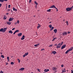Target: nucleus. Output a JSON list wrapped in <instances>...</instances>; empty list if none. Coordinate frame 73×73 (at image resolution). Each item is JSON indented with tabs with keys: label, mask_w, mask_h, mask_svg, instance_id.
I'll return each mask as SVG.
<instances>
[{
	"label": "nucleus",
	"mask_w": 73,
	"mask_h": 73,
	"mask_svg": "<svg viewBox=\"0 0 73 73\" xmlns=\"http://www.w3.org/2000/svg\"><path fill=\"white\" fill-rule=\"evenodd\" d=\"M56 69H57L56 67H53L52 68V70H56Z\"/></svg>",
	"instance_id": "ddd939ff"
},
{
	"label": "nucleus",
	"mask_w": 73,
	"mask_h": 73,
	"mask_svg": "<svg viewBox=\"0 0 73 73\" xmlns=\"http://www.w3.org/2000/svg\"><path fill=\"white\" fill-rule=\"evenodd\" d=\"M9 33H11V34H12V33H13V32H12V31L10 30L9 31Z\"/></svg>",
	"instance_id": "412c9836"
},
{
	"label": "nucleus",
	"mask_w": 73,
	"mask_h": 73,
	"mask_svg": "<svg viewBox=\"0 0 73 73\" xmlns=\"http://www.w3.org/2000/svg\"><path fill=\"white\" fill-rule=\"evenodd\" d=\"M68 34V33L66 31H64L63 33H62V36H66Z\"/></svg>",
	"instance_id": "f257e3e1"
},
{
	"label": "nucleus",
	"mask_w": 73,
	"mask_h": 73,
	"mask_svg": "<svg viewBox=\"0 0 73 73\" xmlns=\"http://www.w3.org/2000/svg\"><path fill=\"white\" fill-rule=\"evenodd\" d=\"M3 32V29L2 28L0 29V32Z\"/></svg>",
	"instance_id": "bb28decb"
},
{
	"label": "nucleus",
	"mask_w": 73,
	"mask_h": 73,
	"mask_svg": "<svg viewBox=\"0 0 73 73\" xmlns=\"http://www.w3.org/2000/svg\"><path fill=\"white\" fill-rule=\"evenodd\" d=\"M58 46H57V48H60V47H61V46L60 45V44H59V45L58 44Z\"/></svg>",
	"instance_id": "aec40b11"
},
{
	"label": "nucleus",
	"mask_w": 73,
	"mask_h": 73,
	"mask_svg": "<svg viewBox=\"0 0 73 73\" xmlns=\"http://www.w3.org/2000/svg\"><path fill=\"white\" fill-rule=\"evenodd\" d=\"M35 4H36V5H38V3H37V2H36V1H35Z\"/></svg>",
	"instance_id": "7c9ffc66"
},
{
	"label": "nucleus",
	"mask_w": 73,
	"mask_h": 73,
	"mask_svg": "<svg viewBox=\"0 0 73 73\" xmlns=\"http://www.w3.org/2000/svg\"><path fill=\"white\" fill-rule=\"evenodd\" d=\"M52 53H53V54H56V53H57V52L55 51H52Z\"/></svg>",
	"instance_id": "2eb2a0df"
},
{
	"label": "nucleus",
	"mask_w": 73,
	"mask_h": 73,
	"mask_svg": "<svg viewBox=\"0 0 73 73\" xmlns=\"http://www.w3.org/2000/svg\"><path fill=\"white\" fill-rule=\"evenodd\" d=\"M4 73V72H2V70H1V72H0V73Z\"/></svg>",
	"instance_id": "58836bf2"
},
{
	"label": "nucleus",
	"mask_w": 73,
	"mask_h": 73,
	"mask_svg": "<svg viewBox=\"0 0 73 73\" xmlns=\"http://www.w3.org/2000/svg\"><path fill=\"white\" fill-rule=\"evenodd\" d=\"M4 20H5L7 19V17H6V16L4 15Z\"/></svg>",
	"instance_id": "b1692460"
},
{
	"label": "nucleus",
	"mask_w": 73,
	"mask_h": 73,
	"mask_svg": "<svg viewBox=\"0 0 73 73\" xmlns=\"http://www.w3.org/2000/svg\"><path fill=\"white\" fill-rule=\"evenodd\" d=\"M8 1V0H0V1L1 2H3L4 1Z\"/></svg>",
	"instance_id": "dca6fc26"
},
{
	"label": "nucleus",
	"mask_w": 73,
	"mask_h": 73,
	"mask_svg": "<svg viewBox=\"0 0 73 73\" xmlns=\"http://www.w3.org/2000/svg\"><path fill=\"white\" fill-rule=\"evenodd\" d=\"M67 25H68V23H67Z\"/></svg>",
	"instance_id": "0e129e2a"
},
{
	"label": "nucleus",
	"mask_w": 73,
	"mask_h": 73,
	"mask_svg": "<svg viewBox=\"0 0 73 73\" xmlns=\"http://www.w3.org/2000/svg\"><path fill=\"white\" fill-rule=\"evenodd\" d=\"M35 7H37V5H36L35 6Z\"/></svg>",
	"instance_id": "e2e57ef3"
},
{
	"label": "nucleus",
	"mask_w": 73,
	"mask_h": 73,
	"mask_svg": "<svg viewBox=\"0 0 73 73\" xmlns=\"http://www.w3.org/2000/svg\"><path fill=\"white\" fill-rule=\"evenodd\" d=\"M53 45H51L49 46V47H52V46Z\"/></svg>",
	"instance_id": "c03bdc74"
},
{
	"label": "nucleus",
	"mask_w": 73,
	"mask_h": 73,
	"mask_svg": "<svg viewBox=\"0 0 73 73\" xmlns=\"http://www.w3.org/2000/svg\"><path fill=\"white\" fill-rule=\"evenodd\" d=\"M61 67H64V65H62L61 66Z\"/></svg>",
	"instance_id": "de8ad7c7"
},
{
	"label": "nucleus",
	"mask_w": 73,
	"mask_h": 73,
	"mask_svg": "<svg viewBox=\"0 0 73 73\" xmlns=\"http://www.w3.org/2000/svg\"><path fill=\"white\" fill-rule=\"evenodd\" d=\"M24 69H25V68H22L20 69H19V70H21V71H23V70H24Z\"/></svg>",
	"instance_id": "1a4fd4ad"
},
{
	"label": "nucleus",
	"mask_w": 73,
	"mask_h": 73,
	"mask_svg": "<svg viewBox=\"0 0 73 73\" xmlns=\"http://www.w3.org/2000/svg\"><path fill=\"white\" fill-rule=\"evenodd\" d=\"M71 9H72L73 8V5L71 7Z\"/></svg>",
	"instance_id": "864d4df0"
},
{
	"label": "nucleus",
	"mask_w": 73,
	"mask_h": 73,
	"mask_svg": "<svg viewBox=\"0 0 73 73\" xmlns=\"http://www.w3.org/2000/svg\"><path fill=\"white\" fill-rule=\"evenodd\" d=\"M13 19H14L12 18V19L11 18L9 20V21H12V20H13Z\"/></svg>",
	"instance_id": "4468645a"
},
{
	"label": "nucleus",
	"mask_w": 73,
	"mask_h": 73,
	"mask_svg": "<svg viewBox=\"0 0 73 73\" xmlns=\"http://www.w3.org/2000/svg\"><path fill=\"white\" fill-rule=\"evenodd\" d=\"M49 27H50V31H52V30H53V29H54V27H52V25H49Z\"/></svg>",
	"instance_id": "f03ea898"
},
{
	"label": "nucleus",
	"mask_w": 73,
	"mask_h": 73,
	"mask_svg": "<svg viewBox=\"0 0 73 73\" xmlns=\"http://www.w3.org/2000/svg\"><path fill=\"white\" fill-rule=\"evenodd\" d=\"M7 24H8V25H11V23L10 22H7Z\"/></svg>",
	"instance_id": "4be33fe9"
},
{
	"label": "nucleus",
	"mask_w": 73,
	"mask_h": 73,
	"mask_svg": "<svg viewBox=\"0 0 73 73\" xmlns=\"http://www.w3.org/2000/svg\"><path fill=\"white\" fill-rule=\"evenodd\" d=\"M66 23L67 24H68V21H66Z\"/></svg>",
	"instance_id": "3c124183"
},
{
	"label": "nucleus",
	"mask_w": 73,
	"mask_h": 73,
	"mask_svg": "<svg viewBox=\"0 0 73 73\" xmlns=\"http://www.w3.org/2000/svg\"><path fill=\"white\" fill-rule=\"evenodd\" d=\"M65 21V19H64L63 21Z\"/></svg>",
	"instance_id": "69168bd1"
},
{
	"label": "nucleus",
	"mask_w": 73,
	"mask_h": 73,
	"mask_svg": "<svg viewBox=\"0 0 73 73\" xmlns=\"http://www.w3.org/2000/svg\"><path fill=\"white\" fill-rule=\"evenodd\" d=\"M72 49H73V47H72V48H70L68 50L69 51V52H70V51H71V50H72Z\"/></svg>",
	"instance_id": "6ab92c4d"
},
{
	"label": "nucleus",
	"mask_w": 73,
	"mask_h": 73,
	"mask_svg": "<svg viewBox=\"0 0 73 73\" xmlns=\"http://www.w3.org/2000/svg\"><path fill=\"white\" fill-rule=\"evenodd\" d=\"M37 70H38V71H39V72H40V69H38Z\"/></svg>",
	"instance_id": "5fc2aeb1"
},
{
	"label": "nucleus",
	"mask_w": 73,
	"mask_h": 73,
	"mask_svg": "<svg viewBox=\"0 0 73 73\" xmlns=\"http://www.w3.org/2000/svg\"><path fill=\"white\" fill-rule=\"evenodd\" d=\"M21 35H22V33H19L18 34V37H20V36H21Z\"/></svg>",
	"instance_id": "6e6552de"
},
{
	"label": "nucleus",
	"mask_w": 73,
	"mask_h": 73,
	"mask_svg": "<svg viewBox=\"0 0 73 73\" xmlns=\"http://www.w3.org/2000/svg\"><path fill=\"white\" fill-rule=\"evenodd\" d=\"M25 54L26 56H27V55L28 54V52H27L26 53H25Z\"/></svg>",
	"instance_id": "c756f323"
},
{
	"label": "nucleus",
	"mask_w": 73,
	"mask_h": 73,
	"mask_svg": "<svg viewBox=\"0 0 73 73\" xmlns=\"http://www.w3.org/2000/svg\"><path fill=\"white\" fill-rule=\"evenodd\" d=\"M1 5H2L0 3V7H1Z\"/></svg>",
	"instance_id": "09e8293b"
},
{
	"label": "nucleus",
	"mask_w": 73,
	"mask_h": 73,
	"mask_svg": "<svg viewBox=\"0 0 73 73\" xmlns=\"http://www.w3.org/2000/svg\"><path fill=\"white\" fill-rule=\"evenodd\" d=\"M40 45V44L39 43V44H37L35 45L34 46L36 47L38 46V45Z\"/></svg>",
	"instance_id": "5701e85b"
},
{
	"label": "nucleus",
	"mask_w": 73,
	"mask_h": 73,
	"mask_svg": "<svg viewBox=\"0 0 73 73\" xmlns=\"http://www.w3.org/2000/svg\"><path fill=\"white\" fill-rule=\"evenodd\" d=\"M17 23L18 24H19V23H20V21L19 20H17Z\"/></svg>",
	"instance_id": "473e14b6"
},
{
	"label": "nucleus",
	"mask_w": 73,
	"mask_h": 73,
	"mask_svg": "<svg viewBox=\"0 0 73 73\" xmlns=\"http://www.w3.org/2000/svg\"><path fill=\"white\" fill-rule=\"evenodd\" d=\"M54 31L55 33H57V29H55L54 30Z\"/></svg>",
	"instance_id": "f3484780"
},
{
	"label": "nucleus",
	"mask_w": 73,
	"mask_h": 73,
	"mask_svg": "<svg viewBox=\"0 0 73 73\" xmlns=\"http://www.w3.org/2000/svg\"><path fill=\"white\" fill-rule=\"evenodd\" d=\"M66 9V11H72V9L71 7H68Z\"/></svg>",
	"instance_id": "7ed1b4c3"
},
{
	"label": "nucleus",
	"mask_w": 73,
	"mask_h": 73,
	"mask_svg": "<svg viewBox=\"0 0 73 73\" xmlns=\"http://www.w3.org/2000/svg\"><path fill=\"white\" fill-rule=\"evenodd\" d=\"M11 64H14V63H13V62H11Z\"/></svg>",
	"instance_id": "ea45409f"
},
{
	"label": "nucleus",
	"mask_w": 73,
	"mask_h": 73,
	"mask_svg": "<svg viewBox=\"0 0 73 73\" xmlns=\"http://www.w3.org/2000/svg\"><path fill=\"white\" fill-rule=\"evenodd\" d=\"M8 63H7L6 64V65H8Z\"/></svg>",
	"instance_id": "680f3d73"
},
{
	"label": "nucleus",
	"mask_w": 73,
	"mask_h": 73,
	"mask_svg": "<svg viewBox=\"0 0 73 73\" xmlns=\"http://www.w3.org/2000/svg\"><path fill=\"white\" fill-rule=\"evenodd\" d=\"M13 9L14 11H15L16 12H17V9H15L14 7L13 8Z\"/></svg>",
	"instance_id": "9b49d317"
},
{
	"label": "nucleus",
	"mask_w": 73,
	"mask_h": 73,
	"mask_svg": "<svg viewBox=\"0 0 73 73\" xmlns=\"http://www.w3.org/2000/svg\"><path fill=\"white\" fill-rule=\"evenodd\" d=\"M6 15H9V13H7Z\"/></svg>",
	"instance_id": "4d7b16f0"
},
{
	"label": "nucleus",
	"mask_w": 73,
	"mask_h": 73,
	"mask_svg": "<svg viewBox=\"0 0 73 73\" xmlns=\"http://www.w3.org/2000/svg\"><path fill=\"white\" fill-rule=\"evenodd\" d=\"M16 32L15 31L14 33H13V35H15V34L16 33Z\"/></svg>",
	"instance_id": "6e6d98bb"
},
{
	"label": "nucleus",
	"mask_w": 73,
	"mask_h": 73,
	"mask_svg": "<svg viewBox=\"0 0 73 73\" xmlns=\"http://www.w3.org/2000/svg\"><path fill=\"white\" fill-rule=\"evenodd\" d=\"M38 25L37 27V29H38L39 28H40L41 27V25H40L39 24H38Z\"/></svg>",
	"instance_id": "a211bd4d"
},
{
	"label": "nucleus",
	"mask_w": 73,
	"mask_h": 73,
	"mask_svg": "<svg viewBox=\"0 0 73 73\" xmlns=\"http://www.w3.org/2000/svg\"><path fill=\"white\" fill-rule=\"evenodd\" d=\"M66 47V45L64 44L61 47V49H63L64 48H65Z\"/></svg>",
	"instance_id": "39448f33"
},
{
	"label": "nucleus",
	"mask_w": 73,
	"mask_h": 73,
	"mask_svg": "<svg viewBox=\"0 0 73 73\" xmlns=\"http://www.w3.org/2000/svg\"><path fill=\"white\" fill-rule=\"evenodd\" d=\"M17 22H16L15 23V25H17Z\"/></svg>",
	"instance_id": "a18cd8bd"
},
{
	"label": "nucleus",
	"mask_w": 73,
	"mask_h": 73,
	"mask_svg": "<svg viewBox=\"0 0 73 73\" xmlns=\"http://www.w3.org/2000/svg\"><path fill=\"white\" fill-rule=\"evenodd\" d=\"M7 6H6V9H7Z\"/></svg>",
	"instance_id": "338daca9"
},
{
	"label": "nucleus",
	"mask_w": 73,
	"mask_h": 73,
	"mask_svg": "<svg viewBox=\"0 0 73 73\" xmlns=\"http://www.w3.org/2000/svg\"><path fill=\"white\" fill-rule=\"evenodd\" d=\"M25 56H26V55H25V54H24L23 55V57H25Z\"/></svg>",
	"instance_id": "4c0bfd02"
},
{
	"label": "nucleus",
	"mask_w": 73,
	"mask_h": 73,
	"mask_svg": "<svg viewBox=\"0 0 73 73\" xmlns=\"http://www.w3.org/2000/svg\"><path fill=\"white\" fill-rule=\"evenodd\" d=\"M25 36L23 35L22 37L21 38V40H24L25 38Z\"/></svg>",
	"instance_id": "f8f14e48"
},
{
	"label": "nucleus",
	"mask_w": 73,
	"mask_h": 73,
	"mask_svg": "<svg viewBox=\"0 0 73 73\" xmlns=\"http://www.w3.org/2000/svg\"><path fill=\"white\" fill-rule=\"evenodd\" d=\"M70 33V32L68 31V34H69Z\"/></svg>",
	"instance_id": "603ef678"
},
{
	"label": "nucleus",
	"mask_w": 73,
	"mask_h": 73,
	"mask_svg": "<svg viewBox=\"0 0 73 73\" xmlns=\"http://www.w3.org/2000/svg\"><path fill=\"white\" fill-rule=\"evenodd\" d=\"M62 73H64V72H66V70L65 69V68H64L63 70H62Z\"/></svg>",
	"instance_id": "423d86ee"
},
{
	"label": "nucleus",
	"mask_w": 73,
	"mask_h": 73,
	"mask_svg": "<svg viewBox=\"0 0 73 73\" xmlns=\"http://www.w3.org/2000/svg\"><path fill=\"white\" fill-rule=\"evenodd\" d=\"M51 23V22H49V23Z\"/></svg>",
	"instance_id": "774afa93"
},
{
	"label": "nucleus",
	"mask_w": 73,
	"mask_h": 73,
	"mask_svg": "<svg viewBox=\"0 0 73 73\" xmlns=\"http://www.w3.org/2000/svg\"><path fill=\"white\" fill-rule=\"evenodd\" d=\"M48 71H49V69H45L44 70V72H48Z\"/></svg>",
	"instance_id": "0eeeda50"
},
{
	"label": "nucleus",
	"mask_w": 73,
	"mask_h": 73,
	"mask_svg": "<svg viewBox=\"0 0 73 73\" xmlns=\"http://www.w3.org/2000/svg\"><path fill=\"white\" fill-rule=\"evenodd\" d=\"M55 39H56V38H54L52 40V41H54V40H55Z\"/></svg>",
	"instance_id": "c9c22d12"
},
{
	"label": "nucleus",
	"mask_w": 73,
	"mask_h": 73,
	"mask_svg": "<svg viewBox=\"0 0 73 73\" xmlns=\"http://www.w3.org/2000/svg\"><path fill=\"white\" fill-rule=\"evenodd\" d=\"M51 11V9H50L47 11V12H50Z\"/></svg>",
	"instance_id": "c85d7f7f"
},
{
	"label": "nucleus",
	"mask_w": 73,
	"mask_h": 73,
	"mask_svg": "<svg viewBox=\"0 0 73 73\" xmlns=\"http://www.w3.org/2000/svg\"><path fill=\"white\" fill-rule=\"evenodd\" d=\"M1 57L3 58H4V56L3 55H1Z\"/></svg>",
	"instance_id": "a878e982"
},
{
	"label": "nucleus",
	"mask_w": 73,
	"mask_h": 73,
	"mask_svg": "<svg viewBox=\"0 0 73 73\" xmlns=\"http://www.w3.org/2000/svg\"><path fill=\"white\" fill-rule=\"evenodd\" d=\"M8 11H11V9H8Z\"/></svg>",
	"instance_id": "13d9d810"
},
{
	"label": "nucleus",
	"mask_w": 73,
	"mask_h": 73,
	"mask_svg": "<svg viewBox=\"0 0 73 73\" xmlns=\"http://www.w3.org/2000/svg\"><path fill=\"white\" fill-rule=\"evenodd\" d=\"M71 73H73V70H71Z\"/></svg>",
	"instance_id": "8fccbe9b"
},
{
	"label": "nucleus",
	"mask_w": 73,
	"mask_h": 73,
	"mask_svg": "<svg viewBox=\"0 0 73 73\" xmlns=\"http://www.w3.org/2000/svg\"><path fill=\"white\" fill-rule=\"evenodd\" d=\"M9 57H7V59L8 61H9Z\"/></svg>",
	"instance_id": "2f4dec72"
},
{
	"label": "nucleus",
	"mask_w": 73,
	"mask_h": 73,
	"mask_svg": "<svg viewBox=\"0 0 73 73\" xmlns=\"http://www.w3.org/2000/svg\"><path fill=\"white\" fill-rule=\"evenodd\" d=\"M7 30V27H6L5 28H4L3 29V33H4L5 31H6V30Z\"/></svg>",
	"instance_id": "20e7f679"
},
{
	"label": "nucleus",
	"mask_w": 73,
	"mask_h": 73,
	"mask_svg": "<svg viewBox=\"0 0 73 73\" xmlns=\"http://www.w3.org/2000/svg\"><path fill=\"white\" fill-rule=\"evenodd\" d=\"M15 29V28H13L12 29V31H13V30H14V29Z\"/></svg>",
	"instance_id": "49530a36"
},
{
	"label": "nucleus",
	"mask_w": 73,
	"mask_h": 73,
	"mask_svg": "<svg viewBox=\"0 0 73 73\" xmlns=\"http://www.w3.org/2000/svg\"><path fill=\"white\" fill-rule=\"evenodd\" d=\"M63 43V42H62L61 43V44L60 43L58 44V45H60L61 46L62 45V44Z\"/></svg>",
	"instance_id": "393cba45"
},
{
	"label": "nucleus",
	"mask_w": 73,
	"mask_h": 73,
	"mask_svg": "<svg viewBox=\"0 0 73 73\" xmlns=\"http://www.w3.org/2000/svg\"><path fill=\"white\" fill-rule=\"evenodd\" d=\"M31 2H32V0H29V3H31Z\"/></svg>",
	"instance_id": "f704fd0d"
},
{
	"label": "nucleus",
	"mask_w": 73,
	"mask_h": 73,
	"mask_svg": "<svg viewBox=\"0 0 73 73\" xmlns=\"http://www.w3.org/2000/svg\"><path fill=\"white\" fill-rule=\"evenodd\" d=\"M55 9H56V11L57 12V11H58V9H57V8H55Z\"/></svg>",
	"instance_id": "37998d69"
},
{
	"label": "nucleus",
	"mask_w": 73,
	"mask_h": 73,
	"mask_svg": "<svg viewBox=\"0 0 73 73\" xmlns=\"http://www.w3.org/2000/svg\"><path fill=\"white\" fill-rule=\"evenodd\" d=\"M56 8V7H55V6L54 5H53L52 6H50V8Z\"/></svg>",
	"instance_id": "9d476101"
},
{
	"label": "nucleus",
	"mask_w": 73,
	"mask_h": 73,
	"mask_svg": "<svg viewBox=\"0 0 73 73\" xmlns=\"http://www.w3.org/2000/svg\"><path fill=\"white\" fill-rule=\"evenodd\" d=\"M10 7H11V5H9L8 6V8H10Z\"/></svg>",
	"instance_id": "79ce46f5"
},
{
	"label": "nucleus",
	"mask_w": 73,
	"mask_h": 73,
	"mask_svg": "<svg viewBox=\"0 0 73 73\" xmlns=\"http://www.w3.org/2000/svg\"><path fill=\"white\" fill-rule=\"evenodd\" d=\"M11 12H13V11H12V10H11Z\"/></svg>",
	"instance_id": "052dcab7"
},
{
	"label": "nucleus",
	"mask_w": 73,
	"mask_h": 73,
	"mask_svg": "<svg viewBox=\"0 0 73 73\" xmlns=\"http://www.w3.org/2000/svg\"><path fill=\"white\" fill-rule=\"evenodd\" d=\"M18 61L19 62H20V60L19 59H18Z\"/></svg>",
	"instance_id": "e433bc0d"
},
{
	"label": "nucleus",
	"mask_w": 73,
	"mask_h": 73,
	"mask_svg": "<svg viewBox=\"0 0 73 73\" xmlns=\"http://www.w3.org/2000/svg\"><path fill=\"white\" fill-rule=\"evenodd\" d=\"M54 45H56V46H57V44H54Z\"/></svg>",
	"instance_id": "bf43d9fd"
},
{
	"label": "nucleus",
	"mask_w": 73,
	"mask_h": 73,
	"mask_svg": "<svg viewBox=\"0 0 73 73\" xmlns=\"http://www.w3.org/2000/svg\"><path fill=\"white\" fill-rule=\"evenodd\" d=\"M41 51H42V50H44V48H42L41 50Z\"/></svg>",
	"instance_id": "a19ab883"
},
{
	"label": "nucleus",
	"mask_w": 73,
	"mask_h": 73,
	"mask_svg": "<svg viewBox=\"0 0 73 73\" xmlns=\"http://www.w3.org/2000/svg\"><path fill=\"white\" fill-rule=\"evenodd\" d=\"M69 52V51L68 50H67L65 52V54H67L68 53V52Z\"/></svg>",
	"instance_id": "cd10ccee"
},
{
	"label": "nucleus",
	"mask_w": 73,
	"mask_h": 73,
	"mask_svg": "<svg viewBox=\"0 0 73 73\" xmlns=\"http://www.w3.org/2000/svg\"><path fill=\"white\" fill-rule=\"evenodd\" d=\"M19 30H16L15 31V32L16 33V32H19Z\"/></svg>",
	"instance_id": "72a5a7b5"
}]
</instances>
